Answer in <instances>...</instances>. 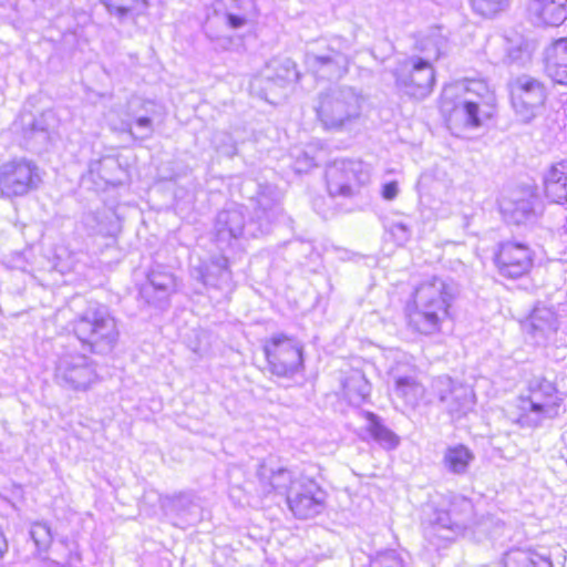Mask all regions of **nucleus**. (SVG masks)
<instances>
[{
    "label": "nucleus",
    "instance_id": "3",
    "mask_svg": "<svg viewBox=\"0 0 567 567\" xmlns=\"http://www.w3.org/2000/svg\"><path fill=\"white\" fill-rule=\"evenodd\" d=\"M268 370L278 377H289L303 367L302 350L291 337L279 334L264 344Z\"/></svg>",
    "mask_w": 567,
    "mask_h": 567
},
{
    "label": "nucleus",
    "instance_id": "21",
    "mask_svg": "<svg viewBox=\"0 0 567 567\" xmlns=\"http://www.w3.org/2000/svg\"><path fill=\"white\" fill-rule=\"evenodd\" d=\"M227 22L231 28H240L245 24L246 20L245 18L236 14H228Z\"/></svg>",
    "mask_w": 567,
    "mask_h": 567
},
{
    "label": "nucleus",
    "instance_id": "18",
    "mask_svg": "<svg viewBox=\"0 0 567 567\" xmlns=\"http://www.w3.org/2000/svg\"><path fill=\"white\" fill-rule=\"evenodd\" d=\"M465 91L480 99L493 96V91L487 81L482 79H470L465 83Z\"/></svg>",
    "mask_w": 567,
    "mask_h": 567
},
{
    "label": "nucleus",
    "instance_id": "1",
    "mask_svg": "<svg viewBox=\"0 0 567 567\" xmlns=\"http://www.w3.org/2000/svg\"><path fill=\"white\" fill-rule=\"evenodd\" d=\"M451 301L452 295L444 282L431 280L420 284L413 295L416 311L410 317V326L422 334L436 332L450 316Z\"/></svg>",
    "mask_w": 567,
    "mask_h": 567
},
{
    "label": "nucleus",
    "instance_id": "15",
    "mask_svg": "<svg viewBox=\"0 0 567 567\" xmlns=\"http://www.w3.org/2000/svg\"><path fill=\"white\" fill-rule=\"evenodd\" d=\"M548 560L539 555L509 550L504 556V567H547Z\"/></svg>",
    "mask_w": 567,
    "mask_h": 567
},
{
    "label": "nucleus",
    "instance_id": "2",
    "mask_svg": "<svg viewBox=\"0 0 567 567\" xmlns=\"http://www.w3.org/2000/svg\"><path fill=\"white\" fill-rule=\"evenodd\" d=\"M493 262L502 277L516 280L532 272L535 252L528 243L507 239L496 246Z\"/></svg>",
    "mask_w": 567,
    "mask_h": 567
},
{
    "label": "nucleus",
    "instance_id": "22",
    "mask_svg": "<svg viewBox=\"0 0 567 567\" xmlns=\"http://www.w3.org/2000/svg\"><path fill=\"white\" fill-rule=\"evenodd\" d=\"M138 122H140V124H142V125H146V124H148V123H150V120H148V118H146V117H144V118H140V120H138Z\"/></svg>",
    "mask_w": 567,
    "mask_h": 567
},
{
    "label": "nucleus",
    "instance_id": "12",
    "mask_svg": "<svg viewBox=\"0 0 567 567\" xmlns=\"http://www.w3.org/2000/svg\"><path fill=\"white\" fill-rule=\"evenodd\" d=\"M544 193L551 204L567 203V164L556 163L544 179Z\"/></svg>",
    "mask_w": 567,
    "mask_h": 567
},
{
    "label": "nucleus",
    "instance_id": "8",
    "mask_svg": "<svg viewBox=\"0 0 567 567\" xmlns=\"http://www.w3.org/2000/svg\"><path fill=\"white\" fill-rule=\"evenodd\" d=\"M400 82L412 94L427 95L435 84L433 64L425 59H411L400 74Z\"/></svg>",
    "mask_w": 567,
    "mask_h": 567
},
{
    "label": "nucleus",
    "instance_id": "11",
    "mask_svg": "<svg viewBox=\"0 0 567 567\" xmlns=\"http://www.w3.org/2000/svg\"><path fill=\"white\" fill-rule=\"evenodd\" d=\"M527 11L539 23L558 27L567 20V0H529Z\"/></svg>",
    "mask_w": 567,
    "mask_h": 567
},
{
    "label": "nucleus",
    "instance_id": "10",
    "mask_svg": "<svg viewBox=\"0 0 567 567\" xmlns=\"http://www.w3.org/2000/svg\"><path fill=\"white\" fill-rule=\"evenodd\" d=\"M322 489L313 482L302 492L288 498V506L299 519H307L319 515L323 508Z\"/></svg>",
    "mask_w": 567,
    "mask_h": 567
},
{
    "label": "nucleus",
    "instance_id": "14",
    "mask_svg": "<svg viewBox=\"0 0 567 567\" xmlns=\"http://www.w3.org/2000/svg\"><path fill=\"white\" fill-rule=\"evenodd\" d=\"M367 419L370 422L368 427L370 436L381 446L386 450H393L399 445L400 437L385 425H383L377 415L373 413H368Z\"/></svg>",
    "mask_w": 567,
    "mask_h": 567
},
{
    "label": "nucleus",
    "instance_id": "6",
    "mask_svg": "<svg viewBox=\"0 0 567 567\" xmlns=\"http://www.w3.org/2000/svg\"><path fill=\"white\" fill-rule=\"evenodd\" d=\"M546 97L545 85L535 79L517 81L511 89V104L526 120L535 115L536 110L545 104Z\"/></svg>",
    "mask_w": 567,
    "mask_h": 567
},
{
    "label": "nucleus",
    "instance_id": "4",
    "mask_svg": "<svg viewBox=\"0 0 567 567\" xmlns=\"http://www.w3.org/2000/svg\"><path fill=\"white\" fill-rule=\"evenodd\" d=\"M40 183L37 165L24 158L0 165V195L12 198L28 194Z\"/></svg>",
    "mask_w": 567,
    "mask_h": 567
},
{
    "label": "nucleus",
    "instance_id": "7",
    "mask_svg": "<svg viewBox=\"0 0 567 567\" xmlns=\"http://www.w3.org/2000/svg\"><path fill=\"white\" fill-rule=\"evenodd\" d=\"M439 109L444 120L451 124L467 127L481 125L478 105L475 102H461L455 94L449 91L441 94Z\"/></svg>",
    "mask_w": 567,
    "mask_h": 567
},
{
    "label": "nucleus",
    "instance_id": "19",
    "mask_svg": "<svg viewBox=\"0 0 567 567\" xmlns=\"http://www.w3.org/2000/svg\"><path fill=\"white\" fill-rule=\"evenodd\" d=\"M85 323H87L90 326V330H91L92 334L95 336V340H100V339H103L104 337H106L107 322L105 319L97 318L92 321L85 320Z\"/></svg>",
    "mask_w": 567,
    "mask_h": 567
},
{
    "label": "nucleus",
    "instance_id": "16",
    "mask_svg": "<svg viewBox=\"0 0 567 567\" xmlns=\"http://www.w3.org/2000/svg\"><path fill=\"white\" fill-rule=\"evenodd\" d=\"M470 3L477 14L492 19L505 11L508 0H470Z\"/></svg>",
    "mask_w": 567,
    "mask_h": 567
},
{
    "label": "nucleus",
    "instance_id": "5",
    "mask_svg": "<svg viewBox=\"0 0 567 567\" xmlns=\"http://www.w3.org/2000/svg\"><path fill=\"white\" fill-rule=\"evenodd\" d=\"M561 399L558 396L556 386L547 381H539L529 386L527 395L518 398V415L516 422L520 425L529 424L528 413L534 412L538 415H547L556 411L560 405Z\"/></svg>",
    "mask_w": 567,
    "mask_h": 567
},
{
    "label": "nucleus",
    "instance_id": "20",
    "mask_svg": "<svg viewBox=\"0 0 567 567\" xmlns=\"http://www.w3.org/2000/svg\"><path fill=\"white\" fill-rule=\"evenodd\" d=\"M398 183L392 181L388 182L382 186L381 195L386 200H392L398 195Z\"/></svg>",
    "mask_w": 567,
    "mask_h": 567
},
{
    "label": "nucleus",
    "instance_id": "13",
    "mask_svg": "<svg viewBox=\"0 0 567 567\" xmlns=\"http://www.w3.org/2000/svg\"><path fill=\"white\" fill-rule=\"evenodd\" d=\"M473 460L474 454L465 444L449 446L443 458L445 466L457 474L464 473Z\"/></svg>",
    "mask_w": 567,
    "mask_h": 567
},
{
    "label": "nucleus",
    "instance_id": "9",
    "mask_svg": "<svg viewBox=\"0 0 567 567\" xmlns=\"http://www.w3.org/2000/svg\"><path fill=\"white\" fill-rule=\"evenodd\" d=\"M543 62L547 76L567 86V37L555 39L546 47Z\"/></svg>",
    "mask_w": 567,
    "mask_h": 567
},
{
    "label": "nucleus",
    "instance_id": "17",
    "mask_svg": "<svg viewBox=\"0 0 567 567\" xmlns=\"http://www.w3.org/2000/svg\"><path fill=\"white\" fill-rule=\"evenodd\" d=\"M110 12L124 16L137 7H146V0H101Z\"/></svg>",
    "mask_w": 567,
    "mask_h": 567
}]
</instances>
